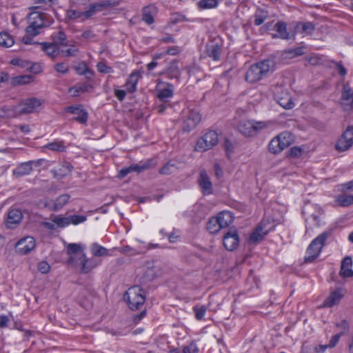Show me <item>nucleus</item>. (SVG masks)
<instances>
[{
    "mask_svg": "<svg viewBox=\"0 0 353 353\" xmlns=\"http://www.w3.org/2000/svg\"><path fill=\"white\" fill-rule=\"evenodd\" d=\"M275 30L279 34V37L283 39H289L290 34L287 31V24L283 21H279L274 26Z\"/></svg>",
    "mask_w": 353,
    "mask_h": 353,
    "instance_id": "c9c22d12",
    "label": "nucleus"
},
{
    "mask_svg": "<svg viewBox=\"0 0 353 353\" xmlns=\"http://www.w3.org/2000/svg\"><path fill=\"white\" fill-rule=\"evenodd\" d=\"M14 39L8 32L0 33V46L4 48L11 47L14 44Z\"/></svg>",
    "mask_w": 353,
    "mask_h": 353,
    "instance_id": "e433bc0d",
    "label": "nucleus"
},
{
    "mask_svg": "<svg viewBox=\"0 0 353 353\" xmlns=\"http://www.w3.org/2000/svg\"><path fill=\"white\" fill-rule=\"evenodd\" d=\"M139 79V72H133L129 77L128 81L130 82V84L131 83L132 86L134 85H137Z\"/></svg>",
    "mask_w": 353,
    "mask_h": 353,
    "instance_id": "052dcab7",
    "label": "nucleus"
},
{
    "mask_svg": "<svg viewBox=\"0 0 353 353\" xmlns=\"http://www.w3.org/2000/svg\"><path fill=\"white\" fill-rule=\"evenodd\" d=\"M82 12H78L76 10H70L68 12V16L70 18L77 19L81 17H83V14H81Z\"/></svg>",
    "mask_w": 353,
    "mask_h": 353,
    "instance_id": "774afa93",
    "label": "nucleus"
},
{
    "mask_svg": "<svg viewBox=\"0 0 353 353\" xmlns=\"http://www.w3.org/2000/svg\"><path fill=\"white\" fill-rule=\"evenodd\" d=\"M67 111L72 114H79V116L73 119L80 123H85L88 120V113L85 110L81 109V106H69L66 108Z\"/></svg>",
    "mask_w": 353,
    "mask_h": 353,
    "instance_id": "4be33fe9",
    "label": "nucleus"
},
{
    "mask_svg": "<svg viewBox=\"0 0 353 353\" xmlns=\"http://www.w3.org/2000/svg\"><path fill=\"white\" fill-rule=\"evenodd\" d=\"M274 63L272 60L266 59L252 64L245 74V81L254 83L268 76L274 70Z\"/></svg>",
    "mask_w": 353,
    "mask_h": 353,
    "instance_id": "f03ea898",
    "label": "nucleus"
},
{
    "mask_svg": "<svg viewBox=\"0 0 353 353\" xmlns=\"http://www.w3.org/2000/svg\"><path fill=\"white\" fill-rule=\"evenodd\" d=\"M276 138L281 143V145L283 150L290 146L294 141V137L292 134L288 132H283L279 134L276 137Z\"/></svg>",
    "mask_w": 353,
    "mask_h": 353,
    "instance_id": "c756f323",
    "label": "nucleus"
},
{
    "mask_svg": "<svg viewBox=\"0 0 353 353\" xmlns=\"http://www.w3.org/2000/svg\"><path fill=\"white\" fill-rule=\"evenodd\" d=\"M97 67L98 71L100 72H102V73L106 74V73H109L112 71V68L107 66L106 64L103 61L98 63Z\"/></svg>",
    "mask_w": 353,
    "mask_h": 353,
    "instance_id": "bf43d9fd",
    "label": "nucleus"
},
{
    "mask_svg": "<svg viewBox=\"0 0 353 353\" xmlns=\"http://www.w3.org/2000/svg\"><path fill=\"white\" fill-rule=\"evenodd\" d=\"M95 37L94 34L91 30H86L83 32L81 36V38L85 39H90Z\"/></svg>",
    "mask_w": 353,
    "mask_h": 353,
    "instance_id": "338daca9",
    "label": "nucleus"
},
{
    "mask_svg": "<svg viewBox=\"0 0 353 353\" xmlns=\"http://www.w3.org/2000/svg\"><path fill=\"white\" fill-rule=\"evenodd\" d=\"M157 13V8L153 5L145 6L142 10V19L148 24L154 23V17Z\"/></svg>",
    "mask_w": 353,
    "mask_h": 353,
    "instance_id": "6ab92c4d",
    "label": "nucleus"
},
{
    "mask_svg": "<svg viewBox=\"0 0 353 353\" xmlns=\"http://www.w3.org/2000/svg\"><path fill=\"white\" fill-rule=\"evenodd\" d=\"M81 265V273L87 274L97 266V263L92 259H86L85 256L80 261Z\"/></svg>",
    "mask_w": 353,
    "mask_h": 353,
    "instance_id": "7c9ffc66",
    "label": "nucleus"
},
{
    "mask_svg": "<svg viewBox=\"0 0 353 353\" xmlns=\"http://www.w3.org/2000/svg\"><path fill=\"white\" fill-rule=\"evenodd\" d=\"M223 245L230 251H233L239 245V239L238 232L236 228H231L223 236Z\"/></svg>",
    "mask_w": 353,
    "mask_h": 353,
    "instance_id": "1a4fd4ad",
    "label": "nucleus"
},
{
    "mask_svg": "<svg viewBox=\"0 0 353 353\" xmlns=\"http://www.w3.org/2000/svg\"><path fill=\"white\" fill-rule=\"evenodd\" d=\"M301 26L303 32L310 34L314 30V26L311 22L300 23L297 27Z\"/></svg>",
    "mask_w": 353,
    "mask_h": 353,
    "instance_id": "de8ad7c7",
    "label": "nucleus"
},
{
    "mask_svg": "<svg viewBox=\"0 0 353 353\" xmlns=\"http://www.w3.org/2000/svg\"><path fill=\"white\" fill-rule=\"evenodd\" d=\"M343 334V332H341L340 333L334 335L328 344L329 348L334 347L338 343L339 339L341 337Z\"/></svg>",
    "mask_w": 353,
    "mask_h": 353,
    "instance_id": "13d9d810",
    "label": "nucleus"
},
{
    "mask_svg": "<svg viewBox=\"0 0 353 353\" xmlns=\"http://www.w3.org/2000/svg\"><path fill=\"white\" fill-rule=\"evenodd\" d=\"M78 52H79L78 48H76L74 46H71V48H70L65 50L60 51V52L62 54V56L64 57H76Z\"/></svg>",
    "mask_w": 353,
    "mask_h": 353,
    "instance_id": "8fccbe9b",
    "label": "nucleus"
},
{
    "mask_svg": "<svg viewBox=\"0 0 353 353\" xmlns=\"http://www.w3.org/2000/svg\"><path fill=\"white\" fill-rule=\"evenodd\" d=\"M41 225L44 227L45 228H47L50 230H54L57 229L55 223L53 222L52 220V222H42Z\"/></svg>",
    "mask_w": 353,
    "mask_h": 353,
    "instance_id": "0e129e2a",
    "label": "nucleus"
},
{
    "mask_svg": "<svg viewBox=\"0 0 353 353\" xmlns=\"http://www.w3.org/2000/svg\"><path fill=\"white\" fill-rule=\"evenodd\" d=\"M217 5V0H201L199 6L201 8H212Z\"/></svg>",
    "mask_w": 353,
    "mask_h": 353,
    "instance_id": "3c124183",
    "label": "nucleus"
},
{
    "mask_svg": "<svg viewBox=\"0 0 353 353\" xmlns=\"http://www.w3.org/2000/svg\"><path fill=\"white\" fill-rule=\"evenodd\" d=\"M193 310H194V312L195 314V317L198 320L202 319L205 314V312H206V307L203 305L202 306H197V305L194 306Z\"/></svg>",
    "mask_w": 353,
    "mask_h": 353,
    "instance_id": "864d4df0",
    "label": "nucleus"
},
{
    "mask_svg": "<svg viewBox=\"0 0 353 353\" xmlns=\"http://www.w3.org/2000/svg\"><path fill=\"white\" fill-rule=\"evenodd\" d=\"M39 8V6L30 8L32 12L28 14L29 25L26 29L30 36L35 37L41 34L43 28L49 27L52 23V20L48 19L46 13L37 10Z\"/></svg>",
    "mask_w": 353,
    "mask_h": 353,
    "instance_id": "f257e3e1",
    "label": "nucleus"
},
{
    "mask_svg": "<svg viewBox=\"0 0 353 353\" xmlns=\"http://www.w3.org/2000/svg\"><path fill=\"white\" fill-rule=\"evenodd\" d=\"M124 299L127 301L129 307L132 310H138L145 300V293L139 285L130 288L124 294Z\"/></svg>",
    "mask_w": 353,
    "mask_h": 353,
    "instance_id": "20e7f679",
    "label": "nucleus"
},
{
    "mask_svg": "<svg viewBox=\"0 0 353 353\" xmlns=\"http://www.w3.org/2000/svg\"><path fill=\"white\" fill-rule=\"evenodd\" d=\"M72 169L73 166L70 163L64 162L61 168L53 170L52 172L54 177L61 179L70 173Z\"/></svg>",
    "mask_w": 353,
    "mask_h": 353,
    "instance_id": "cd10ccee",
    "label": "nucleus"
},
{
    "mask_svg": "<svg viewBox=\"0 0 353 353\" xmlns=\"http://www.w3.org/2000/svg\"><path fill=\"white\" fill-rule=\"evenodd\" d=\"M341 99L343 108L345 111H351L353 110V90L350 88L348 83L343 85L342 90Z\"/></svg>",
    "mask_w": 353,
    "mask_h": 353,
    "instance_id": "f8f14e48",
    "label": "nucleus"
},
{
    "mask_svg": "<svg viewBox=\"0 0 353 353\" xmlns=\"http://www.w3.org/2000/svg\"><path fill=\"white\" fill-rule=\"evenodd\" d=\"M222 52L221 45L210 42L207 45V54L208 55L213 59L214 61H218L220 59Z\"/></svg>",
    "mask_w": 353,
    "mask_h": 353,
    "instance_id": "aec40b11",
    "label": "nucleus"
},
{
    "mask_svg": "<svg viewBox=\"0 0 353 353\" xmlns=\"http://www.w3.org/2000/svg\"><path fill=\"white\" fill-rule=\"evenodd\" d=\"M70 221V223H73L74 225L79 224L80 223H83L86 220V216H79V215H73L69 217Z\"/></svg>",
    "mask_w": 353,
    "mask_h": 353,
    "instance_id": "4d7b16f0",
    "label": "nucleus"
},
{
    "mask_svg": "<svg viewBox=\"0 0 353 353\" xmlns=\"http://www.w3.org/2000/svg\"><path fill=\"white\" fill-rule=\"evenodd\" d=\"M332 234V230H327L314 239L306 251V256L305 257V262L312 263L319 255L322 248L325 245V241L328 237Z\"/></svg>",
    "mask_w": 353,
    "mask_h": 353,
    "instance_id": "7ed1b4c3",
    "label": "nucleus"
},
{
    "mask_svg": "<svg viewBox=\"0 0 353 353\" xmlns=\"http://www.w3.org/2000/svg\"><path fill=\"white\" fill-rule=\"evenodd\" d=\"M23 218L22 212L19 209H11L8 212L7 219V226L12 228L13 225H17L20 223Z\"/></svg>",
    "mask_w": 353,
    "mask_h": 353,
    "instance_id": "412c9836",
    "label": "nucleus"
},
{
    "mask_svg": "<svg viewBox=\"0 0 353 353\" xmlns=\"http://www.w3.org/2000/svg\"><path fill=\"white\" fill-rule=\"evenodd\" d=\"M67 253L70 256L68 263H74L76 260L80 261L84 257L85 254L81 245L77 243H70L67 246Z\"/></svg>",
    "mask_w": 353,
    "mask_h": 353,
    "instance_id": "ddd939ff",
    "label": "nucleus"
},
{
    "mask_svg": "<svg viewBox=\"0 0 353 353\" xmlns=\"http://www.w3.org/2000/svg\"><path fill=\"white\" fill-rule=\"evenodd\" d=\"M268 234V231H263L261 225L258 226L256 230L251 234L248 242L250 244H256L261 241L265 235Z\"/></svg>",
    "mask_w": 353,
    "mask_h": 353,
    "instance_id": "c85d7f7f",
    "label": "nucleus"
},
{
    "mask_svg": "<svg viewBox=\"0 0 353 353\" xmlns=\"http://www.w3.org/2000/svg\"><path fill=\"white\" fill-rule=\"evenodd\" d=\"M119 1L105 0L99 1L93 4H90L88 9L84 12H82L81 14H83L85 19H88L95 14L97 12L102 11L108 8H112L117 6Z\"/></svg>",
    "mask_w": 353,
    "mask_h": 353,
    "instance_id": "6e6552de",
    "label": "nucleus"
},
{
    "mask_svg": "<svg viewBox=\"0 0 353 353\" xmlns=\"http://www.w3.org/2000/svg\"><path fill=\"white\" fill-rule=\"evenodd\" d=\"M198 349L195 344L191 343L183 348V353H197Z\"/></svg>",
    "mask_w": 353,
    "mask_h": 353,
    "instance_id": "680f3d73",
    "label": "nucleus"
},
{
    "mask_svg": "<svg viewBox=\"0 0 353 353\" xmlns=\"http://www.w3.org/2000/svg\"><path fill=\"white\" fill-rule=\"evenodd\" d=\"M174 169V165L172 164H170V163H168L159 170V172L161 174H170L172 173Z\"/></svg>",
    "mask_w": 353,
    "mask_h": 353,
    "instance_id": "6e6d98bb",
    "label": "nucleus"
},
{
    "mask_svg": "<svg viewBox=\"0 0 353 353\" xmlns=\"http://www.w3.org/2000/svg\"><path fill=\"white\" fill-rule=\"evenodd\" d=\"M301 154V149L298 147H293L290 150V155L291 157H299Z\"/></svg>",
    "mask_w": 353,
    "mask_h": 353,
    "instance_id": "69168bd1",
    "label": "nucleus"
},
{
    "mask_svg": "<svg viewBox=\"0 0 353 353\" xmlns=\"http://www.w3.org/2000/svg\"><path fill=\"white\" fill-rule=\"evenodd\" d=\"M336 201L341 206H348L353 204V195H340L337 197Z\"/></svg>",
    "mask_w": 353,
    "mask_h": 353,
    "instance_id": "79ce46f5",
    "label": "nucleus"
},
{
    "mask_svg": "<svg viewBox=\"0 0 353 353\" xmlns=\"http://www.w3.org/2000/svg\"><path fill=\"white\" fill-rule=\"evenodd\" d=\"M52 221L55 223L57 228H63L70 223L69 217H63L61 216H54L52 218Z\"/></svg>",
    "mask_w": 353,
    "mask_h": 353,
    "instance_id": "37998d69",
    "label": "nucleus"
},
{
    "mask_svg": "<svg viewBox=\"0 0 353 353\" xmlns=\"http://www.w3.org/2000/svg\"><path fill=\"white\" fill-rule=\"evenodd\" d=\"M267 126V123L263 121H243L239 123L238 130L243 136L252 137Z\"/></svg>",
    "mask_w": 353,
    "mask_h": 353,
    "instance_id": "423d86ee",
    "label": "nucleus"
},
{
    "mask_svg": "<svg viewBox=\"0 0 353 353\" xmlns=\"http://www.w3.org/2000/svg\"><path fill=\"white\" fill-rule=\"evenodd\" d=\"M353 144V126H349L344 132L342 137L336 144V148L339 152L348 150Z\"/></svg>",
    "mask_w": 353,
    "mask_h": 353,
    "instance_id": "9d476101",
    "label": "nucleus"
},
{
    "mask_svg": "<svg viewBox=\"0 0 353 353\" xmlns=\"http://www.w3.org/2000/svg\"><path fill=\"white\" fill-rule=\"evenodd\" d=\"M91 250L93 255L97 256H103L108 255L107 249L97 243L92 244Z\"/></svg>",
    "mask_w": 353,
    "mask_h": 353,
    "instance_id": "c03bdc74",
    "label": "nucleus"
},
{
    "mask_svg": "<svg viewBox=\"0 0 353 353\" xmlns=\"http://www.w3.org/2000/svg\"><path fill=\"white\" fill-rule=\"evenodd\" d=\"M201 120V115L194 111H190L183 121V130L185 132H190L194 129Z\"/></svg>",
    "mask_w": 353,
    "mask_h": 353,
    "instance_id": "2eb2a0df",
    "label": "nucleus"
},
{
    "mask_svg": "<svg viewBox=\"0 0 353 353\" xmlns=\"http://www.w3.org/2000/svg\"><path fill=\"white\" fill-rule=\"evenodd\" d=\"M218 141L219 136L217 132L214 130H210L197 140L195 150L199 152L206 151L216 145Z\"/></svg>",
    "mask_w": 353,
    "mask_h": 353,
    "instance_id": "0eeeda50",
    "label": "nucleus"
},
{
    "mask_svg": "<svg viewBox=\"0 0 353 353\" xmlns=\"http://www.w3.org/2000/svg\"><path fill=\"white\" fill-rule=\"evenodd\" d=\"M119 250L121 253L128 256H133L139 254V252H137L135 249L129 245H125L121 248H119Z\"/></svg>",
    "mask_w": 353,
    "mask_h": 353,
    "instance_id": "603ef678",
    "label": "nucleus"
},
{
    "mask_svg": "<svg viewBox=\"0 0 353 353\" xmlns=\"http://www.w3.org/2000/svg\"><path fill=\"white\" fill-rule=\"evenodd\" d=\"M32 171V163L28 161L19 164L14 170L13 175L20 177L29 174Z\"/></svg>",
    "mask_w": 353,
    "mask_h": 353,
    "instance_id": "393cba45",
    "label": "nucleus"
},
{
    "mask_svg": "<svg viewBox=\"0 0 353 353\" xmlns=\"http://www.w3.org/2000/svg\"><path fill=\"white\" fill-rule=\"evenodd\" d=\"M33 80V77L32 75H20L17 77H12L11 79V85L16 86L19 85L28 84L32 82Z\"/></svg>",
    "mask_w": 353,
    "mask_h": 353,
    "instance_id": "473e14b6",
    "label": "nucleus"
},
{
    "mask_svg": "<svg viewBox=\"0 0 353 353\" xmlns=\"http://www.w3.org/2000/svg\"><path fill=\"white\" fill-rule=\"evenodd\" d=\"M36 245L35 240L32 236L21 239L16 244V250L21 254H26L32 251Z\"/></svg>",
    "mask_w": 353,
    "mask_h": 353,
    "instance_id": "9b49d317",
    "label": "nucleus"
},
{
    "mask_svg": "<svg viewBox=\"0 0 353 353\" xmlns=\"http://www.w3.org/2000/svg\"><path fill=\"white\" fill-rule=\"evenodd\" d=\"M274 97L279 104L285 109H291L294 105L292 99L287 90H282L281 92H277L275 93Z\"/></svg>",
    "mask_w": 353,
    "mask_h": 353,
    "instance_id": "dca6fc26",
    "label": "nucleus"
},
{
    "mask_svg": "<svg viewBox=\"0 0 353 353\" xmlns=\"http://www.w3.org/2000/svg\"><path fill=\"white\" fill-rule=\"evenodd\" d=\"M88 85L87 84H77L69 89V92L72 93V97H77L80 92L88 91Z\"/></svg>",
    "mask_w": 353,
    "mask_h": 353,
    "instance_id": "a18cd8bd",
    "label": "nucleus"
},
{
    "mask_svg": "<svg viewBox=\"0 0 353 353\" xmlns=\"http://www.w3.org/2000/svg\"><path fill=\"white\" fill-rule=\"evenodd\" d=\"M69 199V194H61L54 201H50L49 202H46L45 206L52 210L57 211L62 208L68 203Z\"/></svg>",
    "mask_w": 353,
    "mask_h": 353,
    "instance_id": "a211bd4d",
    "label": "nucleus"
},
{
    "mask_svg": "<svg viewBox=\"0 0 353 353\" xmlns=\"http://www.w3.org/2000/svg\"><path fill=\"white\" fill-rule=\"evenodd\" d=\"M167 74L172 79H173V78L176 79H179L181 72H180L179 68L177 65L176 60H174L170 63V65L167 69Z\"/></svg>",
    "mask_w": 353,
    "mask_h": 353,
    "instance_id": "f704fd0d",
    "label": "nucleus"
},
{
    "mask_svg": "<svg viewBox=\"0 0 353 353\" xmlns=\"http://www.w3.org/2000/svg\"><path fill=\"white\" fill-rule=\"evenodd\" d=\"M38 270L42 274H46L49 272L50 266L46 261H43L38 263Z\"/></svg>",
    "mask_w": 353,
    "mask_h": 353,
    "instance_id": "5fc2aeb1",
    "label": "nucleus"
},
{
    "mask_svg": "<svg viewBox=\"0 0 353 353\" xmlns=\"http://www.w3.org/2000/svg\"><path fill=\"white\" fill-rule=\"evenodd\" d=\"M198 183L204 194L208 195L212 193V183L205 170L200 171Z\"/></svg>",
    "mask_w": 353,
    "mask_h": 353,
    "instance_id": "4468645a",
    "label": "nucleus"
},
{
    "mask_svg": "<svg viewBox=\"0 0 353 353\" xmlns=\"http://www.w3.org/2000/svg\"><path fill=\"white\" fill-rule=\"evenodd\" d=\"M52 43L57 44L58 47L68 46V40L65 34L61 30L51 34Z\"/></svg>",
    "mask_w": 353,
    "mask_h": 353,
    "instance_id": "a878e982",
    "label": "nucleus"
},
{
    "mask_svg": "<svg viewBox=\"0 0 353 353\" xmlns=\"http://www.w3.org/2000/svg\"><path fill=\"white\" fill-rule=\"evenodd\" d=\"M222 228L216 217L211 218L207 224V230L212 234L218 232Z\"/></svg>",
    "mask_w": 353,
    "mask_h": 353,
    "instance_id": "a19ab883",
    "label": "nucleus"
},
{
    "mask_svg": "<svg viewBox=\"0 0 353 353\" xmlns=\"http://www.w3.org/2000/svg\"><path fill=\"white\" fill-rule=\"evenodd\" d=\"M46 148L52 151L63 152L65 149V146L61 142H53L48 143L45 146Z\"/></svg>",
    "mask_w": 353,
    "mask_h": 353,
    "instance_id": "49530a36",
    "label": "nucleus"
},
{
    "mask_svg": "<svg viewBox=\"0 0 353 353\" xmlns=\"http://www.w3.org/2000/svg\"><path fill=\"white\" fill-rule=\"evenodd\" d=\"M157 97L161 101H165L167 99L170 98L173 95V89L171 84H167L166 88H159L157 90Z\"/></svg>",
    "mask_w": 353,
    "mask_h": 353,
    "instance_id": "2f4dec72",
    "label": "nucleus"
},
{
    "mask_svg": "<svg viewBox=\"0 0 353 353\" xmlns=\"http://www.w3.org/2000/svg\"><path fill=\"white\" fill-rule=\"evenodd\" d=\"M54 68L57 72L63 74H67L69 72V66L65 62H61L55 64Z\"/></svg>",
    "mask_w": 353,
    "mask_h": 353,
    "instance_id": "09e8293b",
    "label": "nucleus"
},
{
    "mask_svg": "<svg viewBox=\"0 0 353 353\" xmlns=\"http://www.w3.org/2000/svg\"><path fill=\"white\" fill-rule=\"evenodd\" d=\"M335 65H336V69L338 70L339 71V73L342 75V76H344L347 73V70L345 68V67L342 65V63L341 62H336L335 63Z\"/></svg>",
    "mask_w": 353,
    "mask_h": 353,
    "instance_id": "e2e57ef3",
    "label": "nucleus"
},
{
    "mask_svg": "<svg viewBox=\"0 0 353 353\" xmlns=\"http://www.w3.org/2000/svg\"><path fill=\"white\" fill-rule=\"evenodd\" d=\"M219 225L222 228L228 227L233 222V216L231 212L223 211L218 214L216 216Z\"/></svg>",
    "mask_w": 353,
    "mask_h": 353,
    "instance_id": "bb28decb",
    "label": "nucleus"
},
{
    "mask_svg": "<svg viewBox=\"0 0 353 353\" xmlns=\"http://www.w3.org/2000/svg\"><path fill=\"white\" fill-rule=\"evenodd\" d=\"M146 169L145 166H140L139 165H132L128 168H123L120 170L118 176L120 179H123L126 176L131 172H141V171Z\"/></svg>",
    "mask_w": 353,
    "mask_h": 353,
    "instance_id": "72a5a7b5",
    "label": "nucleus"
},
{
    "mask_svg": "<svg viewBox=\"0 0 353 353\" xmlns=\"http://www.w3.org/2000/svg\"><path fill=\"white\" fill-rule=\"evenodd\" d=\"M268 150L271 153L273 154H278L283 150L281 143L278 140V139L274 137L272 141L270 142L268 145Z\"/></svg>",
    "mask_w": 353,
    "mask_h": 353,
    "instance_id": "ea45409f",
    "label": "nucleus"
},
{
    "mask_svg": "<svg viewBox=\"0 0 353 353\" xmlns=\"http://www.w3.org/2000/svg\"><path fill=\"white\" fill-rule=\"evenodd\" d=\"M41 105V100L37 98H30L22 101L12 108V113L8 114L9 117H15L21 114L33 112Z\"/></svg>",
    "mask_w": 353,
    "mask_h": 353,
    "instance_id": "39448f33",
    "label": "nucleus"
},
{
    "mask_svg": "<svg viewBox=\"0 0 353 353\" xmlns=\"http://www.w3.org/2000/svg\"><path fill=\"white\" fill-rule=\"evenodd\" d=\"M352 261L350 256H346L341 263L340 275L343 277L353 276V270L351 269Z\"/></svg>",
    "mask_w": 353,
    "mask_h": 353,
    "instance_id": "b1692460",
    "label": "nucleus"
},
{
    "mask_svg": "<svg viewBox=\"0 0 353 353\" xmlns=\"http://www.w3.org/2000/svg\"><path fill=\"white\" fill-rule=\"evenodd\" d=\"M41 46V49L46 54L52 59H55L60 53L59 47L57 44L51 43L43 42L39 43Z\"/></svg>",
    "mask_w": 353,
    "mask_h": 353,
    "instance_id": "5701e85b",
    "label": "nucleus"
},
{
    "mask_svg": "<svg viewBox=\"0 0 353 353\" xmlns=\"http://www.w3.org/2000/svg\"><path fill=\"white\" fill-rule=\"evenodd\" d=\"M268 14L266 10L262 9H257L254 15V24L256 26L261 25L264 21L268 18Z\"/></svg>",
    "mask_w": 353,
    "mask_h": 353,
    "instance_id": "58836bf2",
    "label": "nucleus"
},
{
    "mask_svg": "<svg viewBox=\"0 0 353 353\" xmlns=\"http://www.w3.org/2000/svg\"><path fill=\"white\" fill-rule=\"evenodd\" d=\"M341 295L338 292H333L325 301L324 306L332 307L339 303Z\"/></svg>",
    "mask_w": 353,
    "mask_h": 353,
    "instance_id": "4c0bfd02",
    "label": "nucleus"
},
{
    "mask_svg": "<svg viewBox=\"0 0 353 353\" xmlns=\"http://www.w3.org/2000/svg\"><path fill=\"white\" fill-rule=\"evenodd\" d=\"M157 271L153 263H147L143 267V273L140 278V282L143 284L152 281L157 276Z\"/></svg>",
    "mask_w": 353,
    "mask_h": 353,
    "instance_id": "f3484780",
    "label": "nucleus"
}]
</instances>
